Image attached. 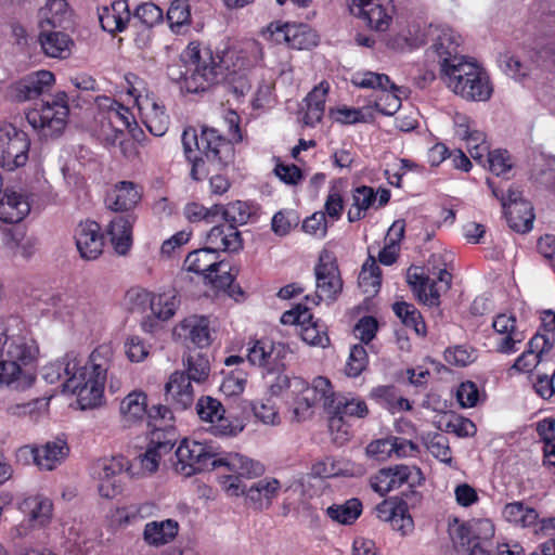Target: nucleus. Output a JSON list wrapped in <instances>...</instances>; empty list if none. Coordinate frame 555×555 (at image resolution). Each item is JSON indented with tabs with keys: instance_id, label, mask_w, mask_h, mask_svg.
I'll list each match as a JSON object with an SVG mask.
<instances>
[{
	"instance_id": "obj_60",
	"label": "nucleus",
	"mask_w": 555,
	"mask_h": 555,
	"mask_svg": "<svg viewBox=\"0 0 555 555\" xmlns=\"http://www.w3.org/2000/svg\"><path fill=\"white\" fill-rule=\"evenodd\" d=\"M486 162L489 164L490 171L498 177L504 176L513 167L507 151H492L491 153H489V156L486 158Z\"/></svg>"
},
{
	"instance_id": "obj_25",
	"label": "nucleus",
	"mask_w": 555,
	"mask_h": 555,
	"mask_svg": "<svg viewBox=\"0 0 555 555\" xmlns=\"http://www.w3.org/2000/svg\"><path fill=\"white\" fill-rule=\"evenodd\" d=\"M193 382L184 372H173L165 386L167 400L172 402L177 409L185 410L193 403Z\"/></svg>"
},
{
	"instance_id": "obj_51",
	"label": "nucleus",
	"mask_w": 555,
	"mask_h": 555,
	"mask_svg": "<svg viewBox=\"0 0 555 555\" xmlns=\"http://www.w3.org/2000/svg\"><path fill=\"white\" fill-rule=\"evenodd\" d=\"M177 441V433L173 427L160 428L156 427L152 431L149 447L155 449L162 454H168L175 447Z\"/></svg>"
},
{
	"instance_id": "obj_24",
	"label": "nucleus",
	"mask_w": 555,
	"mask_h": 555,
	"mask_svg": "<svg viewBox=\"0 0 555 555\" xmlns=\"http://www.w3.org/2000/svg\"><path fill=\"white\" fill-rule=\"evenodd\" d=\"M137 221L133 212L115 217L108 225L107 233L114 249L119 255H126L132 245V227Z\"/></svg>"
},
{
	"instance_id": "obj_4",
	"label": "nucleus",
	"mask_w": 555,
	"mask_h": 555,
	"mask_svg": "<svg viewBox=\"0 0 555 555\" xmlns=\"http://www.w3.org/2000/svg\"><path fill=\"white\" fill-rule=\"evenodd\" d=\"M182 61L186 66L184 88L190 93L204 92L225 79L222 57L215 55L208 46L190 42L182 53Z\"/></svg>"
},
{
	"instance_id": "obj_46",
	"label": "nucleus",
	"mask_w": 555,
	"mask_h": 555,
	"mask_svg": "<svg viewBox=\"0 0 555 555\" xmlns=\"http://www.w3.org/2000/svg\"><path fill=\"white\" fill-rule=\"evenodd\" d=\"M68 4L66 0H49L44 8L39 12L40 22L44 24V28L51 26L56 28L62 26L64 15L67 14Z\"/></svg>"
},
{
	"instance_id": "obj_59",
	"label": "nucleus",
	"mask_w": 555,
	"mask_h": 555,
	"mask_svg": "<svg viewBox=\"0 0 555 555\" xmlns=\"http://www.w3.org/2000/svg\"><path fill=\"white\" fill-rule=\"evenodd\" d=\"M444 360L448 364L454 366H466L475 361L473 350L465 346H455L444 351Z\"/></svg>"
},
{
	"instance_id": "obj_58",
	"label": "nucleus",
	"mask_w": 555,
	"mask_h": 555,
	"mask_svg": "<svg viewBox=\"0 0 555 555\" xmlns=\"http://www.w3.org/2000/svg\"><path fill=\"white\" fill-rule=\"evenodd\" d=\"M426 446L431 455L435 456L437 460L448 465L452 464L453 460L451 455V449L449 447V440L446 436L441 434H436L427 442Z\"/></svg>"
},
{
	"instance_id": "obj_36",
	"label": "nucleus",
	"mask_w": 555,
	"mask_h": 555,
	"mask_svg": "<svg viewBox=\"0 0 555 555\" xmlns=\"http://www.w3.org/2000/svg\"><path fill=\"white\" fill-rule=\"evenodd\" d=\"M502 516L506 521L522 528L535 526L539 520L538 512L521 501L507 503L502 509Z\"/></svg>"
},
{
	"instance_id": "obj_48",
	"label": "nucleus",
	"mask_w": 555,
	"mask_h": 555,
	"mask_svg": "<svg viewBox=\"0 0 555 555\" xmlns=\"http://www.w3.org/2000/svg\"><path fill=\"white\" fill-rule=\"evenodd\" d=\"M392 472H389L390 478L396 482V489L406 483L409 487H416L422 485L424 476L421 468L409 465H396L388 467Z\"/></svg>"
},
{
	"instance_id": "obj_16",
	"label": "nucleus",
	"mask_w": 555,
	"mask_h": 555,
	"mask_svg": "<svg viewBox=\"0 0 555 555\" xmlns=\"http://www.w3.org/2000/svg\"><path fill=\"white\" fill-rule=\"evenodd\" d=\"M55 77L49 70H37L26 75L10 87L11 96L20 102L38 99L49 93Z\"/></svg>"
},
{
	"instance_id": "obj_18",
	"label": "nucleus",
	"mask_w": 555,
	"mask_h": 555,
	"mask_svg": "<svg viewBox=\"0 0 555 555\" xmlns=\"http://www.w3.org/2000/svg\"><path fill=\"white\" fill-rule=\"evenodd\" d=\"M38 42L42 53L52 59H68L75 48V42L68 34L55 28H44L43 23L40 24Z\"/></svg>"
},
{
	"instance_id": "obj_53",
	"label": "nucleus",
	"mask_w": 555,
	"mask_h": 555,
	"mask_svg": "<svg viewBox=\"0 0 555 555\" xmlns=\"http://www.w3.org/2000/svg\"><path fill=\"white\" fill-rule=\"evenodd\" d=\"M352 83L360 88L379 89L380 91L385 88H396L387 75L373 72L356 74L352 78Z\"/></svg>"
},
{
	"instance_id": "obj_17",
	"label": "nucleus",
	"mask_w": 555,
	"mask_h": 555,
	"mask_svg": "<svg viewBox=\"0 0 555 555\" xmlns=\"http://www.w3.org/2000/svg\"><path fill=\"white\" fill-rule=\"evenodd\" d=\"M351 14L363 18L366 25L376 31L389 28L392 16L388 10L374 0H345Z\"/></svg>"
},
{
	"instance_id": "obj_56",
	"label": "nucleus",
	"mask_w": 555,
	"mask_h": 555,
	"mask_svg": "<svg viewBox=\"0 0 555 555\" xmlns=\"http://www.w3.org/2000/svg\"><path fill=\"white\" fill-rule=\"evenodd\" d=\"M243 429L244 425L238 420L225 416L224 413H221L210 426L211 433L221 437L236 436Z\"/></svg>"
},
{
	"instance_id": "obj_29",
	"label": "nucleus",
	"mask_w": 555,
	"mask_h": 555,
	"mask_svg": "<svg viewBox=\"0 0 555 555\" xmlns=\"http://www.w3.org/2000/svg\"><path fill=\"white\" fill-rule=\"evenodd\" d=\"M181 141L185 158L192 164L190 176L193 180L199 181L208 173L204 158L198 156V153L201 154V135H197L194 128H186L182 133Z\"/></svg>"
},
{
	"instance_id": "obj_23",
	"label": "nucleus",
	"mask_w": 555,
	"mask_h": 555,
	"mask_svg": "<svg viewBox=\"0 0 555 555\" xmlns=\"http://www.w3.org/2000/svg\"><path fill=\"white\" fill-rule=\"evenodd\" d=\"M206 242L208 248L214 251H230L235 253L243 248V240L241 232L227 222L217 224L207 233Z\"/></svg>"
},
{
	"instance_id": "obj_26",
	"label": "nucleus",
	"mask_w": 555,
	"mask_h": 555,
	"mask_svg": "<svg viewBox=\"0 0 555 555\" xmlns=\"http://www.w3.org/2000/svg\"><path fill=\"white\" fill-rule=\"evenodd\" d=\"M175 333L180 338L189 340L199 348L210 344L209 322L205 317L191 315L185 318L175 328Z\"/></svg>"
},
{
	"instance_id": "obj_31",
	"label": "nucleus",
	"mask_w": 555,
	"mask_h": 555,
	"mask_svg": "<svg viewBox=\"0 0 555 555\" xmlns=\"http://www.w3.org/2000/svg\"><path fill=\"white\" fill-rule=\"evenodd\" d=\"M99 20L101 27L109 34L124 31L131 20L128 1L117 0L111 7H104Z\"/></svg>"
},
{
	"instance_id": "obj_45",
	"label": "nucleus",
	"mask_w": 555,
	"mask_h": 555,
	"mask_svg": "<svg viewBox=\"0 0 555 555\" xmlns=\"http://www.w3.org/2000/svg\"><path fill=\"white\" fill-rule=\"evenodd\" d=\"M219 216H221V219L230 227L237 229L238 225H243L248 222L251 211L247 203L236 201L230 203L227 207L222 206Z\"/></svg>"
},
{
	"instance_id": "obj_35",
	"label": "nucleus",
	"mask_w": 555,
	"mask_h": 555,
	"mask_svg": "<svg viewBox=\"0 0 555 555\" xmlns=\"http://www.w3.org/2000/svg\"><path fill=\"white\" fill-rule=\"evenodd\" d=\"M327 92L328 83L322 81L308 93L305 99L306 112L302 117L305 125L312 127L322 119Z\"/></svg>"
},
{
	"instance_id": "obj_50",
	"label": "nucleus",
	"mask_w": 555,
	"mask_h": 555,
	"mask_svg": "<svg viewBox=\"0 0 555 555\" xmlns=\"http://www.w3.org/2000/svg\"><path fill=\"white\" fill-rule=\"evenodd\" d=\"M222 209V205H212L207 208L198 203H189L185 205L183 209V214L185 218L191 222H199L206 221L207 223H212L216 221V218L219 216Z\"/></svg>"
},
{
	"instance_id": "obj_19",
	"label": "nucleus",
	"mask_w": 555,
	"mask_h": 555,
	"mask_svg": "<svg viewBox=\"0 0 555 555\" xmlns=\"http://www.w3.org/2000/svg\"><path fill=\"white\" fill-rule=\"evenodd\" d=\"M76 246L83 259L94 260L103 250L101 227L95 221L80 222L75 232Z\"/></svg>"
},
{
	"instance_id": "obj_62",
	"label": "nucleus",
	"mask_w": 555,
	"mask_h": 555,
	"mask_svg": "<svg viewBox=\"0 0 555 555\" xmlns=\"http://www.w3.org/2000/svg\"><path fill=\"white\" fill-rule=\"evenodd\" d=\"M246 376L243 372H231L220 385V390L227 396H237L244 391Z\"/></svg>"
},
{
	"instance_id": "obj_37",
	"label": "nucleus",
	"mask_w": 555,
	"mask_h": 555,
	"mask_svg": "<svg viewBox=\"0 0 555 555\" xmlns=\"http://www.w3.org/2000/svg\"><path fill=\"white\" fill-rule=\"evenodd\" d=\"M506 221L511 229L526 233L532 229L534 214L530 203H518L517 206H507L504 209Z\"/></svg>"
},
{
	"instance_id": "obj_22",
	"label": "nucleus",
	"mask_w": 555,
	"mask_h": 555,
	"mask_svg": "<svg viewBox=\"0 0 555 555\" xmlns=\"http://www.w3.org/2000/svg\"><path fill=\"white\" fill-rule=\"evenodd\" d=\"M30 211L27 197L20 192L5 189L0 198V221L8 224L21 222Z\"/></svg>"
},
{
	"instance_id": "obj_40",
	"label": "nucleus",
	"mask_w": 555,
	"mask_h": 555,
	"mask_svg": "<svg viewBox=\"0 0 555 555\" xmlns=\"http://www.w3.org/2000/svg\"><path fill=\"white\" fill-rule=\"evenodd\" d=\"M449 535L453 543V547L457 551H469L474 543L481 541L472 530L470 526L453 519L449 524Z\"/></svg>"
},
{
	"instance_id": "obj_30",
	"label": "nucleus",
	"mask_w": 555,
	"mask_h": 555,
	"mask_svg": "<svg viewBox=\"0 0 555 555\" xmlns=\"http://www.w3.org/2000/svg\"><path fill=\"white\" fill-rule=\"evenodd\" d=\"M178 532L179 524L175 519L153 520L144 526L142 538L147 545L160 547L173 541Z\"/></svg>"
},
{
	"instance_id": "obj_54",
	"label": "nucleus",
	"mask_w": 555,
	"mask_h": 555,
	"mask_svg": "<svg viewBox=\"0 0 555 555\" xmlns=\"http://www.w3.org/2000/svg\"><path fill=\"white\" fill-rule=\"evenodd\" d=\"M196 412L202 421L211 424L219 415H221V413H225V410L220 401L206 396L198 399L196 403Z\"/></svg>"
},
{
	"instance_id": "obj_6",
	"label": "nucleus",
	"mask_w": 555,
	"mask_h": 555,
	"mask_svg": "<svg viewBox=\"0 0 555 555\" xmlns=\"http://www.w3.org/2000/svg\"><path fill=\"white\" fill-rule=\"evenodd\" d=\"M441 79L454 94L466 101L486 102L493 92L487 72L466 59L451 67L447 66Z\"/></svg>"
},
{
	"instance_id": "obj_61",
	"label": "nucleus",
	"mask_w": 555,
	"mask_h": 555,
	"mask_svg": "<svg viewBox=\"0 0 555 555\" xmlns=\"http://www.w3.org/2000/svg\"><path fill=\"white\" fill-rule=\"evenodd\" d=\"M302 230L318 238L325 237L327 233L326 217L323 211H317L302 222Z\"/></svg>"
},
{
	"instance_id": "obj_63",
	"label": "nucleus",
	"mask_w": 555,
	"mask_h": 555,
	"mask_svg": "<svg viewBox=\"0 0 555 555\" xmlns=\"http://www.w3.org/2000/svg\"><path fill=\"white\" fill-rule=\"evenodd\" d=\"M370 396L385 409L391 410L396 406L397 393L392 385L377 386L371 390Z\"/></svg>"
},
{
	"instance_id": "obj_10",
	"label": "nucleus",
	"mask_w": 555,
	"mask_h": 555,
	"mask_svg": "<svg viewBox=\"0 0 555 555\" xmlns=\"http://www.w3.org/2000/svg\"><path fill=\"white\" fill-rule=\"evenodd\" d=\"M30 142L23 130L11 124L0 125V167L13 171L26 165Z\"/></svg>"
},
{
	"instance_id": "obj_57",
	"label": "nucleus",
	"mask_w": 555,
	"mask_h": 555,
	"mask_svg": "<svg viewBox=\"0 0 555 555\" xmlns=\"http://www.w3.org/2000/svg\"><path fill=\"white\" fill-rule=\"evenodd\" d=\"M133 18L150 28L163 21V11L156 4L145 2L137 7Z\"/></svg>"
},
{
	"instance_id": "obj_21",
	"label": "nucleus",
	"mask_w": 555,
	"mask_h": 555,
	"mask_svg": "<svg viewBox=\"0 0 555 555\" xmlns=\"http://www.w3.org/2000/svg\"><path fill=\"white\" fill-rule=\"evenodd\" d=\"M137 103L146 129L155 137L164 135L169 126V117L164 106L149 96L141 100L137 96Z\"/></svg>"
},
{
	"instance_id": "obj_8",
	"label": "nucleus",
	"mask_w": 555,
	"mask_h": 555,
	"mask_svg": "<svg viewBox=\"0 0 555 555\" xmlns=\"http://www.w3.org/2000/svg\"><path fill=\"white\" fill-rule=\"evenodd\" d=\"M68 113L67 96L60 92L49 100H41L39 105L30 108L26 113V119L40 135L53 138L64 131Z\"/></svg>"
},
{
	"instance_id": "obj_5",
	"label": "nucleus",
	"mask_w": 555,
	"mask_h": 555,
	"mask_svg": "<svg viewBox=\"0 0 555 555\" xmlns=\"http://www.w3.org/2000/svg\"><path fill=\"white\" fill-rule=\"evenodd\" d=\"M184 268L204 279L217 289L227 292L230 297L242 296L243 291L240 285L234 284L238 270L229 262L220 260V254L208 247L191 251L185 260Z\"/></svg>"
},
{
	"instance_id": "obj_20",
	"label": "nucleus",
	"mask_w": 555,
	"mask_h": 555,
	"mask_svg": "<svg viewBox=\"0 0 555 555\" xmlns=\"http://www.w3.org/2000/svg\"><path fill=\"white\" fill-rule=\"evenodd\" d=\"M142 198V188L132 181H119L106 196V205L114 211H130Z\"/></svg>"
},
{
	"instance_id": "obj_44",
	"label": "nucleus",
	"mask_w": 555,
	"mask_h": 555,
	"mask_svg": "<svg viewBox=\"0 0 555 555\" xmlns=\"http://www.w3.org/2000/svg\"><path fill=\"white\" fill-rule=\"evenodd\" d=\"M126 466L127 462L122 456L99 459L92 466L93 476L99 480L118 479Z\"/></svg>"
},
{
	"instance_id": "obj_47",
	"label": "nucleus",
	"mask_w": 555,
	"mask_h": 555,
	"mask_svg": "<svg viewBox=\"0 0 555 555\" xmlns=\"http://www.w3.org/2000/svg\"><path fill=\"white\" fill-rule=\"evenodd\" d=\"M300 336L310 346L325 348L330 345L325 325L312 319L300 326Z\"/></svg>"
},
{
	"instance_id": "obj_15",
	"label": "nucleus",
	"mask_w": 555,
	"mask_h": 555,
	"mask_svg": "<svg viewBox=\"0 0 555 555\" xmlns=\"http://www.w3.org/2000/svg\"><path fill=\"white\" fill-rule=\"evenodd\" d=\"M314 272L317 295L313 298V304L319 305L323 298L335 299L343 288V281L335 257L326 250L322 251Z\"/></svg>"
},
{
	"instance_id": "obj_28",
	"label": "nucleus",
	"mask_w": 555,
	"mask_h": 555,
	"mask_svg": "<svg viewBox=\"0 0 555 555\" xmlns=\"http://www.w3.org/2000/svg\"><path fill=\"white\" fill-rule=\"evenodd\" d=\"M119 412L124 427L142 422L149 414L147 397L141 390H133L120 402Z\"/></svg>"
},
{
	"instance_id": "obj_27",
	"label": "nucleus",
	"mask_w": 555,
	"mask_h": 555,
	"mask_svg": "<svg viewBox=\"0 0 555 555\" xmlns=\"http://www.w3.org/2000/svg\"><path fill=\"white\" fill-rule=\"evenodd\" d=\"M68 446L65 440L56 438L43 446L31 449L36 465L44 470L54 469L68 454Z\"/></svg>"
},
{
	"instance_id": "obj_39",
	"label": "nucleus",
	"mask_w": 555,
	"mask_h": 555,
	"mask_svg": "<svg viewBox=\"0 0 555 555\" xmlns=\"http://www.w3.org/2000/svg\"><path fill=\"white\" fill-rule=\"evenodd\" d=\"M362 513V503L358 499H350L344 504H333L326 508V515L341 525L353 524Z\"/></svg>"
},
{
	"instance_id": "obj_11",
	"label": "nucleus",
	"mask_w": 555,
	"mask_h": 555,
	"mask_svg": "<svg viewBox=\"0 0 555 555\" xmlns=\"http://www.w3.org/2000/svg\"><path fill=\"white\" fill-rule=\"evenodd\" d=\"M128 308L132 312H151L158 320L170 319L177 309L176 296H154L141 287H132L126 293Z\"/></svg>"
},
{
	"instance_id": "obj_32",
	"label": "nucleus",
	"mask_w": 555,
	"mask_h": 555,
	"mask_svg": "<svg viewBox=\"0 0 555 555\" xmlns=\"http://www.w3.org/2000/svg\"><path fill=\"white\" fill-rule=\"evenodd\" d=\"M325 409L330 414L339 418L345 416L365 417L369 413L367 405L362 399L335 395L333 391L331 398L325 400Z\"/></svg>"
},
{
	"instance_id": "obj_14",
	"label": "nucleus",
	"mask_w": 555,
	"mask_h": 555,
	"mask_svg": "<svg viewBox=\"0 0 555 555\" xmlns=\"http://www.w3.org/2000/svg\"><path fill=\"white\" fill-rule=\"evenodd\" d=\"M17 508L26 517L16 527L18 537L26 535L29 529L47 527L52 519V501L39 493L25 496L17 503Z\"/></svg>"
},
{
	"instance_id": "obj_41",
	"label": "nucleus",
	"mask_w": 555,
	"mask_h": 555,
	"mask_svg": "<svg viewBox=\"0 0 555 555\" xmlns=\"http://www.w3.org/2000/svg\"><path fill=\"white\" fill-rule=\"evenodd\" d=\"M186 367V376L193 382L202 383L207 379L210 373V363L208 357L201 351H193L183 360Z\"/></svg>"
},
{
	"instance_id": "obj_12",
	"label": "nucleus",
	"mask_w": 555,
	"mask_h": 555,
	"mask_svg": "<svg viewBox=\"0 0 555 555\" xmlns=\"http://www.w3.org/2000/svg\"><path fill=\"white\" fill-rule=\"evenodd\" d=\"M294 393H297L295 406L293 409L294 417L297 421L306 420L310 415V409L317 403L331 398L332 386L327 378L319 376L314 378L310 386L300 377H294Z\"/></svg>"
},
{
	"instance_id": "obj_7",
	"label": "nucleus",
	"mask_w": 555,
	"mask_h": 555,
	"mask_svg": "<svg viewBox=\"0 0 555 555\" xmlns=\"http://www.w3.org/2000/svg\"><path fill=\"white\" fill-rule=\"evenodd\" d=\"M227 120L232 135L230 140L225 139L219 130L212 127L205 126L201 131V155L205 160V165L208 164L217 170L225 168L234 160L233 144L243 140L238 116L232 112Z\"/></svg>"
},
{
	"instance_id": "obj_49",
	"label": "nucleus",
	"mask_w": 555,
	"mask_h": 555,
	"mask_svg": "<svg viewBox=\"0 0 555 555\" xmlns=\"http://www.w3.org/2000/svg\"><path fill=\"white\" fill-rule=\"evenodd\" d=\"M537 431L544 442V457L550 464L555 465V420L545 418L538 423Z\"/></svg>"
},
{
	"instance_id": "obj_43",
	"label": "nucleus",
	"mask_w": 555,
	"mask_h": 555,
	"mask_svg": "<svg viewBox=\"0 0 555 555\" xmlns=\"http://www.w3.org/2000/svg\"><path fill=\"white\" fill-rule=\"evenodd\" d=\"M288 35V46L297 50H309L319 41L318 35L307 24H292Z\"/></svg>"
},
{
	"instance_id": "obj_1",
	"label": "nucleus",
	"mask_w": 555,
	"mask_h": 555,
	"mask_svg": "<svg viewBox=\"0 0 555 555\" xmlns=\"http://www.w3.org/2000/svg\"><path fill=\"white\" fill-rule=\"evenodd\" d=\"M112 356V348L101 345L92 351L89 361L81 365V360L76 354L66 353L63 358L44 365L42 377L49 384L59 383L64 378V391L77 395L83 406H95L103 396Z\"/></svg>"
},
{
	"instance_id": "obj_38",
	"label": "nucleus",
	"mask_w": 555,
	"mask_h": 555,
	"mask_svg": "<svg viewBox=\"0 0 555 555\" xmlns=\"http://www.w3.org/2000/svg\"><path fill=\"white\" fill-rule=\"evenodd\" d=\"M392 310L404 326L412 328L418 336H426L427 330L424 319L412 304L398 301L392 305Z\"/></svg>"
},
{
	"instance_id": "obj_33",
	"label": "nucleus",
	"mask_w": 555,
	"mask_h": 555,
	"mask_svg": "<svg viewBox=\"0 0 555 555\" xmlns=\"http://www.w3.org/2000/svg\"><path fill=\"white\" fill-rule=\"evenodd\" d=\"M452 276L446 269H439L437 278H428L426 285L418 289V300L427 306H439L440 295L451 287Z\"/></svg>"
},
{
	"instance_id": "obj_64",
	"label": "nucleus",
	"mask_w": 555,
	"mask_h": 555,
	"mask_svg": "<svg viewBox=\"0 0 555 555\" xmlns=\"http://www.w3.org/2000/svg\"><path fill=\"white\" fill-rule=\"evenodd\" d=\"M147 417L150 420V424L156 428H167L172 427L171 422L173 421V414L171 410L162 404L153 405L149 409Z\"/></svg>"
},
{
	"instance_id": "obj_34",
	"label": "nucleus",
	"mask_w": 555,
	"mask_h": 555,
	"mask_svg": "<svg viewBox=\"0 0 555 555\" xmlns=\"http://www.w3.org/2000/svg\"><path fill=\"white\" fill-rule=\"evenodd\" d=\"M273 341L270 339H257L248 343L247 360L251 365L261 367L267 374L275 372L273 358Z\"/></svg>"
},
{
	"instance_id": "obj_13",
	"label": "nucleus",
	"mask_w": 555,
	"mask_h": 555,
	"mask_svg": "<svg viewBox=\"0 0 555 555\" xmlns=\"http://www.w3.org/2000/svg\"><path fill=\"white\" fill-rule=\"evenodd\" d=\"M427 35L431 40L429 50L439 59L441 75L446 73L447 66L451 67L466 59L459 51L461 36L451 28L430 25Z\"/></svg>"
},
{
	"instance_id": "obj_55",
	"label": "nucleus",
	"mask_w": 555,
	"mask_h": 555,
	"mask_svg": "<svg viewBox=\"0 0 555 555\" xmlns=\"http://www.w3.org/2000/svg\"><path fill=\"white\" fill-rule=\"evenodd\" d=\"M395 89L385 88L380 91L375 100L376 109L384 115H393L401 106L400 96L395 92Z\"/></svg>"
},
{
	"instance_id": "obj_42",
	"label": "nucleus",
	"mask_w": 555,
	"mask_h": 555,
	"mask_svg": "<svg viewBox=\"0 0 555 555\" xmlns=\"http://www.w3.org/2000/svg\"><path fill=\"white\" fill-rule=\"evenodd\" d=\"M104 100L109 102L106 116L103 118L107 121L108 127L117 126L122 130L124 128L131 130V126L137 125L134 117L128 107L109 98H104Z\"/></svg>"
},
{
	"instance_id": "obj_3",
	"label": "nucleus",
	"mask_w": 555,
	"mask_h": 555,
	"mask_svg": "<svg viewBox=\"0 0 555 555\" xmlns=\"http://www.w3.org/2000/svg\"><path fill=\"white\" fill-rule=\"evenodd\" d=\"M175 470L191 477L209 467L223 468L247 478H257L264 473V466L240 453H221L211 441L183 439L176 450Z\"/></svg>"
},
{
	"instance_id": "obj_9",
	"label": "nucleus",
	"mask_w": 555,
	"mask_h": 555,
	"mask_svg": "<svg viewBox=\"0 0 555 555\" xmlns=\"http://www.w3.org/2000/svg\"><path fill=\"white\" fill-rule=\"evenodd\" d=\"M245 476L236 473L222 474L218 477L221 489L229 496L246 495L256 509L262 511L271 506L281 489V482L275 478H262L254 482L249 488L243 482ZM246 479H248L246 477Z\"/></svg>"
},
{
	"instance_id": "obj_52",
	"label": "nucleus",
	"mask_w": 555,
	"mask_h": 555,
	"mask_svg": "<svg viewBox=\"0 0 555 555\" xmlns=\"http://www.w3.org/2000/svg\"><path fill=\"white\" fill-rule=\"evenodd\" d=\"M367 363L369 357L364 346L354 345L350 349L345 373L349 377H358L366 369Z\"/></svg>"
},
{
	"instance_id": "obj_2",
	"label": "nucleus",
	"mask_w": 555,
	"mask_h": 555,
	"mask_svg": "<svg viewBox=\"0 0 555 555\" xmlns=\"http://www.w3.org/2000/svg\"><path fill=\"white\" fill-rule=\"evenodd\" d=\"M38 353L36 340L18 319L0 328V386L15 390L29 388L36 378L33 364Z\"/></svg>"
}]
</instances>
